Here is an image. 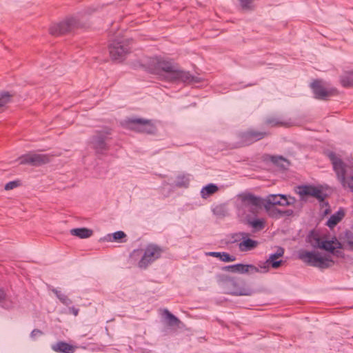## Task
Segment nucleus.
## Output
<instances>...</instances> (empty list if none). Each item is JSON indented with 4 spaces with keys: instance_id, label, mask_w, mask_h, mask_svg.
Returning a JSON list of instances; mask_svg holds the SVG:
<instances>
[{
    "instance_id": "obj_1",
    "label": "nucleus",
    "mask_w": 353,
    "mask_h": 353,
    "mask_svg": "<svg viewBox=\"0 0 353 353\" xmlns=\"http://www.w3.org/2000/svg\"><path fill=\"white\" fill-rule=\"evenodd\" d=\"M112 130L105 127L101 130H96L92 136L90 144L97 154H105L110 149L108 142L112 139Z\"/></svg>"
},
{
    "instance_id": "obj_2",
    "label": "nucleus",
    "mask_w": 353,
    "mask_h": 353,
    "mask_svg": "<svg viewBox=\"0 0 353 353\" xmlns=\"http://www.w3.org/2000/svg\"><path fill=\"white\" fill-rule=\"evenodd\" d=\"M327 157L332 162L333 169L343 188L353 192V175L346 176V165L345 163L334 152H329Z\"/></svg>"
},
{
    "instance_id": "obj_3",
    "label": "nucleus",
    "mask_w": 353,
    "mask_h": 353,
    "mask_svg": "<svg viewBox=\"0 0 353 353\" xmlns=\"http://www.w3.org/2000/svg\"><path fill=\"white\" fill-rule=\"evenodd\" d=\"M80 26L79 19L74 16H68L59 23L52 24L49 32L53 36H61L68 34Z\"/></svg>"
},
{
    "instance_id": "obj_4",
    "label": "nucleus",
    "mask_w": 353,
    "mask_h": 353,
    "mask_svg": "<svg viewBox=\"0 0 353 353\" xmlns=\"http://www.w3.org/2000/svg\"><path fill=\"white\" fill-rule=\"evenodd\" d=\"M297 194L301 200H305L306 196H310L316 199L320 202L321 208L330 207L328 201H325L327 194L321 188L313 185H302L297 187Z\"/></svg>"
},
{
    "instance_id": "obj_5",
    "label": "nucleus",
    "mask_w": 353,
    "mask_h": 353,
    "mask_svg": "<svg viewBox=\"0 0 353 353\" xmlns=\"http://www.w3.org/2000/svg\"><path fill=\"white\" fill-rule=\"evenodd\" d=\"M126 128L144 134H154L157 128L152 120L141 118H132L125 120Z\"/></svg>"
},
{
    "instance_id": "obj_6",
    "label": "nucleus",
    "mask_w": 353,
    "mask_h": 353,
    "mask_svg": "<svg viewBox=\"0 0 353 353\" xmlns=\"http://www.w3.org/2000/svg\"><path fill=\"white\" fill-rule=\"evenodd\" d=\"M244 211L250 212L254 216H256L259 210L263 205V199L250 192H245L238 195Z\"/></svg>"
},
{
    "instance_id": "obj_7",
    "label": "nucleus",
    "mask_w": 353,
    "mask_h": 353,
    "mask_svg": "<svg viewBox=\"0 0 353 353\" xmlns=\"http://www.w3.org/2000/svg\"><path fill=\"white\" fill-rule=\"evenodd\" d=\"M163 249L156 244H148L143 250V254L138 262L141 269H146L150 264L159 259L163 253Z\"/></svg>"
},
{
    "instance_id": "obj_8",
    "label": "nucleus",
    "mask_w": 353,
    "mask_h": 353,
    "mask_svg": "<svg viewBox=\"0 0 353 353\" xmlns=\"http://www.w3.org/2000/svg\"><path fill=\"white\" fill-rule=\"evenodd\" d=\"M52 156L49 154L29 152L19 157V164L39 167L48 163Z\"/></svg>"
},
{
    "instance_id": "obj_9",
    "label": "nucleus",
    "mask_w": 353,
    "mask_h": 353,
    "mask_svg": "<svg viewBox=\"0 0 353 353\" xmlns=\"http://www.w3.org/2000/svg\"><path fill=\"white\" fill-rule=\"evenodd\" d=\"M270 135V132H269L249 129L239 134V144L241 146H248Z\"/></svg>"
},
{
    "instance_id": "obj_10",
    "label": "nucleus",
    "mask_w": 353,
    "mask_h": 353,
    "mask_svg": "<svg viewBox=\"0 0 353 353\" xmlns=\"http://www.w3.org/2000/svg\"><path fill=\"white\" fill-rule=\"evenodd\" d=\"M310 88L312 90L314 97L319 100L327 101L330 97L339 94V91L335 88L326 89L323 85V81L321 79L314 80L310 84Z\"/></svg>"
},
{
    "instance_id": "obj_11",
    "label": "nucleus",
    "mask_w": 353,
    "mask_h": 353,
    "mask_svg": "<svg viewBox=\"0 0 353 353\" xmlns=\"http://www.w3.org/2000/svg\"><path fill=\"white\" fill-rule=\"evenodd\" d=\"M109 52L112 59L122 60L130 52V48L124 41H113L109 45Z\"/></svg>"
},
{
    "instance_id": "obj_12",
    "label": "nucleus",
    "mask_w": 353,
    "mask_h": 353,
    "mask_svg": "<svg viewBox=\"0 0 353 353\" xmlns=\"http://www.w3.org/2000/svg\"><path fill=\"white\" fill-rule=\"evenodd\" d=\"M284 254V249L279 247L275 253L270 255L269 258L263 263V265H261V268L264 269L265 272H268L270 267L276 269L279 268L283 261L278 260L279 258L283 256Z\"/></svg>"
},
{
    "instance_id": "obj_13",
    "label": "nucleus",
    "mask_w": 353,
    "mask_h": 353,
    "mask_svg": "<svg viewBox=\"0 0 353 353\" xmlns=\"http://www.w3.org/2000/svg\"><path fill=\"white\" fill-rule=\"evenodd\" d=\"M222 270L225 272H230L232 273H240V274H245L250 273L254 274L259 272V269L254 265L249 264H242L238 263L234 265H230L224 266L221 268Z\"/></svg>"
},
{
    "instance_id": "obj_14",
    "label": "nucleus",
    "mask_w": 353,
    "mask_h": 353,
    "mask_svg": "<svg viewBox=\"0 0 353 353\" xmlns=\"http://www.w3.org/2000/svg\"><path fill=\"white\" fill-rule=\"evenodd\" d=\"M226 288L228 290V293L232 295L248 296L251 294L250 290L242 286L241 281L234 276Z\"/></svg>"
},
{
    "instance_id": "obj_15",
    "label": "nucleus",
    "mask_w": 353,
    "mask_h": 353,
    "mask_svg": "<svg viewBox=\"0 0 353 353\" xmlns=\"http://www.w3.org/2000/svg\"><path fill=\"white\" fill-rule=\"evenodd\" d=\"M239 234L242 237L243 239V241L239 244V248L240 251H250L258 246L259 242L257 241L250 239L248 237L250 236L249 233L243 232H240Z\"/></svg>"
},
{
    "instance_id": "obj_16",
    "label": "nucleus",
    "mask_w": 353,
    "mask_h": 353,
    "mask_svg": "<svg viewBox=\"0 0 353 353\" xmlns=\"http://www.w3.org/2000/svg\"><path fill=\"white\" fill-rule=\"evenodd\" d=\"M320 254L318 252L301 250L299 253V258L308 265L316 267Z\"/></svg>"
},
{
    "instance_id": "obj_17",
    "label": "nucleus",
    "mask_w": 353,
    "mask_h": 353,
    "mask_svg": "<svg viewBox=\"0 0 353 353\" xmlns=\"http://www.w3.org/2000/svg\"><path fill=\"white\" fill-rule=\"evenodd\" d=\"M52 349L56 352L74 353L76 347L65 341H58L52 345Z\"/></svg>"
},
{
    "instance_id": "obj_18",
    "label": "nucleus",
    "mask_w": 353,
    "mask_h": 353,
    "mask_svg": "<svg viewBox=\"0 0 353 353\" xmlns=\"http://www.w3.org/2000/svg\"><path fill=\"white\" fill-rule=\"evenodd\" d=\"M267 203L268 205L288 206L286 195L285 194H270L268 196Z\"/></svg>"
},
{
    "instance_id": "obj_19",
    "label": "nucleus",
    "mask_w": 353,
    "mask_h": 353,
    "mask_svg": "<svg viewBox=\"0 0 353 353\" xmlns=\"http://www.w3.org/2000/svg\"><path fill=\"white\" fill-rule=\"evenodd\" d=\"M344 216L345 212L341 208L330 217L326 223V225L330 229H332L343 219Z\"/></svg>"
},
{
    "instance_id": "obj_20",
    "label": "nucleus",
    "mask_w": 353,
    "mask_h": 353,
    "mask_svg": "<svg viewBox=\"0 0 353 353\" xmlns=\"http://www.w3.org/2000/svg\"><path fill=\"white\" fill-rule=\"evenodd\" d=\"M162 316L167 320V324L170 327H179L181 321L168 309L163 310Z\"/></svg>"
},
{
    "instance_id": "obj_21",
    "label": "nucleus",
    "mask_w": 353,
    "mask_h": 353,
    "mask_svg": "<svg viewBox=\"0 0 353 353\" xmlns=\"http://www.w3.org/2000/svg\"><path fill=\"white\" fill-rule=\"evenodd\" d=\"M252 214H247L245 216L247 223L256 230H261L265 228V221L263 219H254Z\"/></svg>"
},
{
    "instance_id": "obj_22",
    "label": "nucleus",
    "mask_w": 353,
    "mask_h": 353,
    "mask_svg": "<svg viewBox=\"0 0 353 353\" xmlns=\"http://www.w3.org/2000/svg\"><path fill=\"white\" fill-rule=\"evenodd\" d=\"M70 233L72 235L78 236L81 239H86L90 237L93 234V230L86 228H74L70 230Z\"/></svg>"
},
{
    "instance_id": "obj_23",
    "label": "nucleus",
    "mask_w": 353,
    "mask_h": 353,
    "mask_svg": "<svg viewBox=\"0 0 353 353\" xmlns=\"http://www.w3.org/2000/svg\"><path fill=\"white\" fill-rule=\"evenodd\" d=\"M340 83L343 88L353 87V70L346 71L341 75Z\"/></svg>"
},
{
    "instance_id": "obj_24",
    "label": "nucleus",
    "mask_w": 353,
    "mask_h": 353,
    "mask_svg": "<svg viewBox=\"0 0 353 353\" xmlns=\"http://www.w3.org/2000/svg\"><path fill=\"white\" fill-rule=\"evenodd\" d=\"M160 57L151 58L148 63V71L151 74H160Z\"/></svg>"
},
{
    "instance_id": "obj_25",
    "label": "nucleus",
    "mask_w": 353,
    "mask_h": 353,
    "mask_svg": "<svg viewBox=\"0 0 353 353\" xmlns=\"http://www.w3.org/2000/svg\"><path fill=\"white\" fill-rule=\"evenodd\" d=\"M207 255L219 258L220 260L223 262H232L236 260V257L234 256L230 255L229 253L225 252H210Z\"/></svg>"
},
{
    "instance_id": "obj_26",
    "label": "nucleus",
    "mask_w": 353,
    "mask_h": 353,
    "mask_svg": "<svg viewBox=\"0 0 353 353\" xmlns=\"http://www.w3.org/2000/svg\"><path fill=\"white\" fill-rule=\"evenodd\" d=\"M271 161L282 170H286L289 167L290 161L282 156H272Z\"/></svg>"
},
{
    "instance_id": "obj_27",
    "label": "nucleus",
    "mask_w": 353,
    "mask_h": 353,
    "mask_svg": "<svg viewBox=\"0 0 353 353\" xmlns=\"http://www.w3.org/2000/svg\"><path fill=\"white\" fill-rule=\"evenodd\" d=\"M219 190V188L214 183H209L204 186L201 190V195L203 199H207Z\"/></svg>"
},
{
    "instance_id": "obj_28",
    "label": "nucleus",
    "mask_w": 353,
    "mask_h": 353,
    "mask_svg": "<svg viewBox=\"0 0 353 353\" xmlns=\"http://www.w3.org/2000/svg\"><path fill=\"white\" fill-rule=\"evenodd\" d=\"M334 263V262L330 256H319L316 268H319L320 269H325L332 266Z\"/></svg>"
},
{
    "instance_id": "obj_29",
    "label": "nucleus",
    "mask_w": 353,
    "mask_h": 353,
    "mask_svg": "<svg viewBox=\"0 0 353 353\" xmlns=\"http://www.w3.org/2000/svg\"><path fill=\"white\" fill-rule=\"evenodd\" d=\"M179 81L185 83L198 82L197 77L192 75L189 72L181 70L179 72Z\"/></svg>"
},
{
    "instance_id": "obj_30",
    "label": "nucleus",
    "mask_w": 353,
    "mask_h": 353,
    "mask_svg": "<svg viewBox=\"0 0 353 353\" xmlns=\"http://www.w3.org/2000/svg\"><path fill=\"white\" fill-rule=\"evenodd\" d=\"M160 71L168 73L172 71V68L175 65L171 59H167L160 57Z\"/></svg>"
},
{
    "instance_id": "obj_31",
    "label": "nucleus",
    "mask_w": 353,
    "mask_h": 353,
    "mask_svg": "<svg viewBox=\"0 0 353 353\" xmlns=\"http://www.w3.org/2000/svg\"><path fill=\"white\" fill-rule=\"evenodd\" d=\"M212 212L219 217H224L228 215V209L225 204H219L212 208Z\"/></svg>"
},
{
    "instance_id": "obj_32",
    "label": "nucleus",
    "mask_w": 353,
    "mask_h": 353,
    "mask_svg": "<svg viewBox=\"0 0 353 353\" xmlns=\"http://www.w3.org/2000/svg\"><path fill=\"white\" fill-rule=\"evenodd\" d=\"M243 10L252 11L255 8L254 0H238Z\"/></svg>"
},
{
    "instance_id": "obj_33",
    "label": "nucleus",
    "mask_w": 353,
    "mask_h": 353,
    "mask_svg": "<svg viewBox=\"0 0 353 353\" xmlns=\"http://www.w3.org/2000/svg\"><path fill=\"white\" fill-rule=\"evenodd\" d=\"M233 276L225 274H218L216 276V281L219 284L227 288Z\"/></svg>"
},
{
    "instance_id": "obj_34",
    "label": "nucleus",
    "mask_w": 353,
    "mask_h": 353,
    "mask_svg": "<svg viewBox=\"0 0 353 353\" xmlns=\"http://www.w3.org/2000/svg\"><path fill=\"white\" fill-rule=\"evenodd\" d=\"M265 124L271 127L284 126L287 127L288 123L279 121L275 118H268L265 121Z\"/></svg>"
},
{
    "instance_id": "obj_35",
    "label": "nucleus",
    "mask_w": 353,
    "mask_h": 353,
    "mask_svg": "<svg viewBox=\"0 0 353 353\" xmlns=\"http://www.w3.org/2000/svg\"><path fill=\"white\" fill-rule=\"evenodd\" d=\"M334 241L323 240V242L320 243L319 245V248L328 251L330 252H333L334 250Z\"/></svg>"
},
{
    "instance_id": "obj_36",
    "label": "nucleus",
    "mask_w": 353,
    "mask_h": 353,
    "mask_svg": "<svg viewBox=\"0 0 353 353\" xmlns=\"http://www.w3.org/2000/svg\"><path fill=\"white\" fill-rule=\"evenodd\" d=\"M179 72L180 70L176 68V66L174 65L172 68V71L169 72V79L172 81H179Z\"/></svg>"
},
{
    "instance_id": "obj_37",
    "label": "nucleus",
    "mask_w": 353,
    "mask_h": 353,
    "mask_svg": "<svg viewBox=\"0 0 353 353\" xmlns=\"http://www.w3.org/2000/svg\"><path fill=\"white\" fill-rule=\"evenodd\" d=\"M109 241H116L121 240L126 236V234L123 231H117L112 234V236L108 235Z\"/></svg>"
},
{
    "instance_id": "obj_38",
    "label": "nucleus",
    "mask_w": 353,
    "mask_h": 353,
    "mask_svg": "<svg viewBox=\"0 0 353 353\" xmlns=\"http://www.w3.org/2000/svg\"><path fill=\"white\" fill-rule=\"evenodd\" d=\"M11 97L8 92H3L0 94V103L2 104V108L10 101Z\"/></svg>"
},
{
    "instance_id": "obj_39",
    "label": "nucleus",
    "mask_w": 353,
    "mask_h": 353,
    "mask_svg": "<svg viewBox=\"0 0 353 353\" xmlns=\"http://www.w3.org/2000/svg\"><path fill=\"white\" fill-rule=\"evenodd\" d=\"M143 254V250L142 249H136L134 250L130 254V259L133 261L140 260Z\"/></svg>"
},
{
    "instance_id": "obj_40",
    "label": "nucleus",
    "mask_w": 353,
    "mask_h": 353,
    "mask_svg": "<svg viewBox=\"0 0 353 353\" xmlns=\"http://www.w3.org/2000/svg\"><path fill=\"white\" fill-rule=\"evenodd\" d=\"M57 298L64 305H68L72 303V301L65 294H61L59 292L56 291Z\"/></svg>"
},
{
    "instance_id": "obj_41",
    "label": "nucleus",
    "mask_w": 353,
    "mask_h": 353,
    "mask_svg": "<svg viewBox=\"0 0 353 353\" xmlns=\"http://www.w3.org/2000/svg\"><path fill=\"white\" fill-rule=\"evenodd\" d=\"M19 185V182L17 181H10L5 185V190H12Z\"/></svg>"
},
{
    "instance_id": "obj_42",
    "label": "nucleus",
    "mask_w": 353,
    "mask_h": 353,
    "mask_svg": "<svg viewBox=\"0 0 353 353\" xmlns=\"http://www.w3.org/2000/svg\"><path fill=\"white\" fill-rule=\"evenodd\" d=\"M272 211H276L279 214V215H286V216H291L293 214L292 210H281L278 208H274Z\"/></svg>"
},
{
    "instance_id": "obj_43",
    "label": "nucleus",
    "mask_w": 353,
    "mask_h": 353,
    "mask_svg": "<svg viewBox=\"0 0 353 353\" xmlns=\"http://www.w3.org/2000/svg\"><path fill=\"white\" fill-rule=\"evenodd\" d=\"M265 208L269 212V214L272 216H280L276 211H272L274 208H276L275 206L273 205H268V204L265 205Z\"/></svg>"
},
{
    "instance_id": "obj_44",
    "label": "nucleus",
    "mask_w": 353,
    "mask_h": 353,
    "mask_svg": "<svg viewBox=\"0 0 353 353\" xmlns=\"http://www.w3.org/2000/svg\"><path fill=\"white\" fill-rule=\"evenodd\" d=\"M43 334V332L39 329H34L31 333L30 336L32 339H35L38 336H41Z\"/></svg>"
},
{
    "instance_id": "obj_45",
    "label": "nucleus",
    "mask_w": 353,
    "mask_h": 353,
    "mask_svg": "<svg viewBox=\"0 0 353 353\" xmlns=\"http://www.w3.org/2000/svg\"><path fill=\"white\" fill-rule=\"evenodd\" d=\"M346 236L347 243L353 250V234L352 232L347 233Z\"/></svg>"
},
{
    "instance_id": "obj_46",
    "label": "nucleus",
    "mask_w": 353,
    "mask_h": 353,
    "mask_svg": "<svg viewBox=\"0 0 353 353\" xmlns=\"http://www.w3.org/2000/svg\"><path fill=\"white\" fill-rule=\"evenodd\" d=\"M286 199H287V201H288V205H294L296 200L294 197L293 196H287L286 195Z\"/></svg>"
},
{
    "instance_id": "obj_47",
    "label": "nucleus",
    "mask_w": 353,
    "mask_h": 353,
    "mask_svg": "<svg viewBox=\"0 0 353 353\" xmlns=\"http://www.w3.org/2000/svg\"><path fill=\"white\" fill-rule=\"evenodd\" d=\"M331 253L338 257H343L344 256V253L341 250H336L335 246H334V250L333 251V252H331Z\"/></svg>"
},
{
    "instance_id": "obj_48",
    "label": "nucleus",
    "mask_w": 353,
    "mask_h": 353,
    "mask_svg": "<svg viewBox=\"0 0 353 353\" xmlns=\"http://www.w3.org/2000/svg\"><path fill=\"white\" fill-rule=\"evenodd\" d=\"M70 310V312L74 315V316H77L78 314H79V309L78 308H76L74 307H70L69 308Z\"/></svg>"
},
{
    "instance_id": "obj_49",
    "label": "nucleus",
    "mask_w": 353,
    "mask_h": 353,
    "mask_svg": "<svg viewBox=\"0 0 353 353\" xmlns=\"http://www.w3.org/2000/svg\"><path fill=\"white\" fill-rule=\"evenodd\" d=\"M6 297V292L3 289H0V301L5 300Z\"/></svg>"
},
{
    "instance_id": "obj_50",
    "label": "nucleus",
    "mask_w": 353,
    "mask_h": 353,
    "mask_svg": "<svg viewBox=\"0 0 353 353\" xmlns=\"http://www.w3.org/2000/svg\"><path fill=\"white\" fill-rule=\"evenodd\" d=\"M314 239L316 241V244L315 245H314V246L319 248V245H320V243L323 242V239L320 238V237H319V236L315 237Z\"/></svg>"
},
{
    "instance_id": "obj_51",
    "label": "nucleus",
    "mask_w": 353,
    "mask_h": 353,
    "mask_svg": "<svg viewBox=\"0 0 353 353\" xmlns=\"http://www.w3.org/2000/svg\"><path fill=\"white\" fill-rule=\"evenodd\" d=\"M330 212H331L330 206L327 207V208H325V210L323 211V215H327V214H330Z\"/></svg>"
},
{
    "instance_id": "obj_52",
    "label": "nucleus",
    "mask_w": 353,
    "mask_h": 353,
    "mask_svg": "<svg viewBox=\"0 0 353 353\" xmlns=\"http://www.w3.org/2000/svg\"><path fill=\"white\" fill-rule=\"evenodd\" d=\"M337 244L339 245L338 248H341V243L339 242H337Z\"/></svg>"
},
{
    "instance_id": "obj_53",
    "label": "nucleus",
    "mask_w": 353,
    "mask_h": 353,
    "mask_svg": "<svg viewBox=\"0 0 353 353\" xmlns=\"http://www.w3.org/2000/svg\"><path fill=\"white\" fill-rule=\"evenodd\" d=\"M2 108V104L0 103V109Z\"/></svg>"
}]
</instances>
